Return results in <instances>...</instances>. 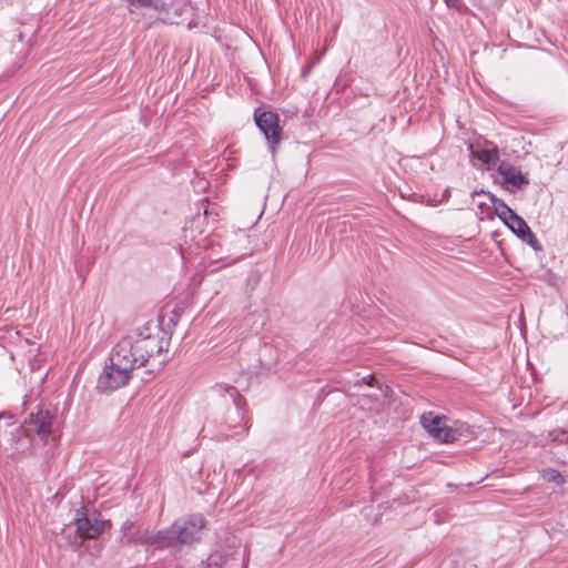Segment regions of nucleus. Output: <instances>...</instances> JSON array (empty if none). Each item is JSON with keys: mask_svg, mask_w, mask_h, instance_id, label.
<instances>
[{"mask_svg": "<svg viewBox=\"0 0 568 568\" xmlns=\"http://www.w3.org/2000/svg\"><path fill=\"white\" fill-rule=\"evenodd\" d=\"M159 20H161L163 23H166V24L175 23L174 17H171V14L169 12H166L165 16L159 18Z\"/></svg>", "mask_w": 568, "mask_h": 568, "instance_id": "aec40b11", "label": "nucleus"}, {"mask_svg": "<svg viewBox=\"0 0 568 568\" xmlns=\"http://www.w3.org/2000/svg\"><path fill=\"white\" fill-rule=\"evenodd\" d=\"M148 7H152L156 11L163 12L166 10V3L163 0H153Z\"/></svg>", "mask_w": 568, "mask_h": 568, "instance_id": "6ab92c4d", "label": "nucleus"}, {"mask_svg": "<svg viewBox=\"0 0 568 568\" xmlns=\"http://www.w3.org/2000/svg\"><path fill=\"white\" fill-rule=\"evenodd\" d=\"M182 13V9L180 7L174 9V17H180Z\"/></svg>", "mask_w": 568, "mask_h": 568, "instance_id": "412c9836", "label": "nucleus"}, {"mask_svg": "<svg viewBox=\"0 0 568 568\" xmlns=\"http://www.w3.org/2000/svg\"><path fill=\"white\" fill-rule=\"evenodd\" d=\"M496 213L499 216V219L505 222L506 225H508L511 222L513 217L517 216V214L503 202H499L496 205Z\"/></svg>", "mask_w": 568, "mask_h": 568, "instance_id": "ddd939ff", "label": "nucleus"}, {"mask_svg": "<svg viewBox=\"0 0 568 568\" xmlns=\"http://www.w3.org/2000/svg\"><path fill=\"white\" fill-rule=\"evenodd\" d=\"M165 335L160 324L148 322L121 338L113 351L135 369L168 349L169 342Z\"/></svg>", "mask_w": 568, "mask_h": 568, "instance_id": "f257e3e1", "label": "nucleus"}, {"mask_svg": "<svg viewBox=\"0 0 568 568\" xmlns=\"http://www.w3.org/2000/svg\"><path fill=\"white\" fill-rule=\"evenodd\" d=\"M420 424L425 430L440 443H452L456 440V432L447 425L445 417L425 414L420 417Z\"/></svg>", "mask_w": 568, "mask_h": 568, "instance_id": "39448f33", "label": "nucleus"}, {"mask_svg": "<svg viewBox=\"0 0 568 568\" xmlns=\"http://www.w3.org/2000/svg\"><path fill=\"white\" fill-rule=\"evenodd\" d=\"M229 392H231V396L233 397L235 407L237 412H240L242 408V404L244 403V398L236 392L234 387H230Z\"/></svg>", "mask_w": 568, "mask_h": 568, "instance_id": "a211bd4d", "label": "nucleus"}, {"mask_svg": "<svg viewBox=\"0 0 568 568\" xmlns=\"http://www.w3.org/2000/svg\"><path fill=\"white\" fill-rule=\"evenodd\" d=\"M110 523L100 518L98 514H87L84 509L77 510L75 527L80 536L84 538H97Z\"/></svg>", "mask_w": 568, "mask_h": 568, "instance_id": "423d86ee", "label": "nucleus"}, {"mask_svg": "<svg viewBox=\"0 0 568 568\" xmlns=\"http://www.w3.org/2000/svg\"><path fill=\"white\" fill-rule=\"evenodd\" d=\"M375 378L369 375L363 376L361 378V382L357 381V388L359 387L365 389H372V392L369 393L363 392L361 394L362 400L373 399L378 402L382 397L385 396L386 389H384L381 385H375Z\"/></svg>", "mask_w": 568, "mask_h": 568, "instance_id": "9d476101", "label": "nucleus"}, {"mask_svg": "<svg viewBox=\"0 0 568 568\" xmlns=\"http://www.w3.org/2000/svg\"><path fill=\"white\" fill-rule=\"evenodd\" d=\"M54 422V415L49 409L40 408L36 414H31L24 422L28 433L37 434L42 440H47L51 435Z\"/></svg>", "mask_w": 568, "mask_h": 568, "instance_id": "6e6552de", "label": "nucleus"}, {"mask_svg": "<svg viewBox=\"0 0 568 568\" xmlns=\"http://www.w3.org/2000/svg\"><path fill=\"white\" fill-rule=\"evenodd\" d=\"M469 150H470L473 156L478 159L483 163L491 164L498 160L497 149L474 150L473 145H470Z\"/></svg>", "mask_w": 568, "mask_h": 568, "instance_id": "9b49d317", "label": "nucleus"}, {"mask_svg": "<svg viewBox=\"0 0 568 568\" xmlns=\"http://www.w3.org/2000/svg\"><path fill=\"white\" fill-rule=\"evenodd\" d=\"M518 237L525 236L530 230L527 223L520 217H513L511 222L507 225Z\"/></svg>", "mask_w": 568, "mask_h": 568, "instance_id": "f8f14e48", "label": "nucleus"}, {"mask_svg": "<svg viewBox=\"0 0 568 568\" xmlns=\"http://www.w3.org/2000/svg\"><path fill=\"white\" fill-rule=\"evenodd\" d=\"M133 527V523L130 520V519H126L122 525H121V532H122V539L124 540V542L126 544H134L135 545V541L134 540H131L130 538H138V536L141 534V532H135V534H131L130 530L132 529Z\"/></svg>", "mask_w": 568, "mask_h": 568, "instance_id": "4468645a", "label": "nucleus"}, {"mask_svg": "<svg viewBox=\"0 0 568 568\" xmlns=\"http://www.w3.org/2000/svg\"><path fill=\"white\" fill-rule=\"evenodd\" d=\"M445 2H446V3H447V6H449V7H450V6H454L453 0H445Z\"/></svg>", "mask_w": 568, "mask_h": 568, "instance_id": "5701e85b", "label": "nucleus"}, {"mask_svg": "<svg viewBox=\"0 0 568 568\" xmlns=\"http://www.w3.org/2000/svg\"><path fill=\"white\" fill-rule=\"evenodd\" d=\"M135 541V545L151 546L155 549H164L175 547L176 540L174 538L173 525L168 529H161L156 532L142 531L138 538H130Z\"/></svg>", "mask_w": 568, "mask_h": 568, "instance_id": "0eeeda50", "label": "nucleus"}, {"mask_svg": "<svg viewBox=\"0 0 568 568\" xmlns=\"http://www.w3.org/2000/svg\"><path fill=\"white\" fill-rule=\"evenodd\" d=\"M524 242L529 244L534 250L538 251L541 248L539 241L537 240L536 235L529 230L525 236L520 237Z\"/></svg>", "mask_w": 568, "mask_h": 568, "instance_id": "f3484780", "label": "nucleus"}, {"mask_svg": "<svg viewBox=\"0 0 568 568\" xmlns=\"http://www.w3.org/2000/svg\"><path fill=\"white\" fill-rule=\"evenodd\" d=\"M254 119L257 128L263 132L272 152L274 153L275 146L278 144L282 138V129L278 124V115L271 111L256 110L254 113Z\"/></svg>", "mask_w": 568, "mask_h": 568, "instance_id": "20e7f679", "label": "nucleus"}, {"mask_svg": "<svg viewBox=\"0 0 568 568\" xmlns=\"http://www.w3.org/2000/svg\"><path fill=\"white\" fill-rule=\"evenodd\" d=\"M552 442L560 444H568V432L564 429H554L549 433Z\"/></svg>", "mask_w": 568, "mask_h": 568, "instance_id": "dca6fc26", "label": "nucleus"}, {"mask_svg": "<svg viewBox=\"0 0 568 568\" xmlns=\"http://www.w3.org/2000/svg\"><path fill=\"white\" fill-rule=\"evenodd\" d=\"M498 173L503 179V185L510 192L520 190L529 183L519 170L505 162L498 166Z\"/></svg>", "mask_w": 568, "mask_h": 568, "instance_id": "1a4fd4ad", "label": "nucleus"}, {"mask_svg": "<svg viewBox=\"0 0 568 568\" xmlns=\"http://www.w3.org/2000/svg\"><path fill=\"white\" fill-rule=\"evenodd\" d=\"M542 478L549 483H555L556 485H561L565 481L564 476L556 469H545L542 473Z\"/></svg>", "mask_w": 568, "mask_h": 568, "instance_id": "2eb2a0df", "label": "nucleus"}, {"mask_svg": "<svg viewBox=\"0 0 568 568\" xmlns=\"http://www.w3.org/2000/svg\"><path fill=\"white\" fill-rule=\"evenodd\" d=\"M45 376H47V373H45L44 375L40 376L39 382H40V383H43V382H44Z\"/></svg>", "mask_w": 568, "mask_h": 568, "instance_id": "4be33fe9", "label": "nucleus"}, {"mask_svg": "<svg viewBox=\"0 0 568 568\" xmlns=\"http://www.w3.org/2000/svg\"><path fill=\"white\" fill-rule=\"evenodd\" d=\"M134 371L131 364L123 361L114 351L110 354V364L104 367L98 379V389L111 392L128 384L131 373Z\"/></svg>", "mask_w": 568, "mask_h": 568, "instance_id": "f03ea898", "label": "nucleus"}, {"mask_svg": "<svg viewBox=\"0 0 568 568\" xmlns=\"http://www.w3.org/2000/svg\"><path fill=\"white\" fill-rule=\"evenodd\" d=\"M176 545H189L201 540L206 521L201 515L180 518L173 524Z\"/></svg>", "mask_w": 568, "mask_h": 568, "instance_id": "7ed1b4c3", "label": "nucleus"}, {"mask_svg": "<svg viewBox=\"0 0 568 568\" xmlns=\"http://www.w3.org/2000/svg\"><path fill=\"white\" fill-rule=\"evenodd\" d=\"M564 463H568L567 460H565Z\"/></svg>", "mask_w": 568, "mask_h": 568, "instance_id": "b1692460", "label": "nucleus"}]
</instances>
